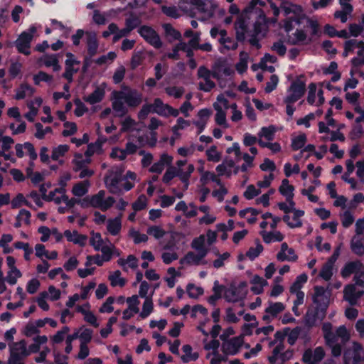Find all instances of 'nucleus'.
Segmentation results:
<instances>
[{
    "instance_id": "obj_1",
    "label": "nucleus",
    "mask_w": 364,
    "mask_h": 364,
    "mask_svg": "<svg viewBox=\"0 0 364 364\" xmlns=\"http://www.w3.org/2000/svg\"><path fill=\"white\" fill-rule=\"evenodd\" d=\"M112 108L116 117H122L128 113V107L134 109L143 102V95L136 89L122 85L121 90L111 93Z\"/></svg>"
},
{
    "instance_id": "obj_2",
    "label": "nucleus",
    "mask_w": 364,
    "mask_h": 364,
    "mask_svg": "<svg viewBox=\"0 0 364 364\" xmlns=\"http://www.w3.org/2000/svg\"><path fill=\"white\" fill-rule=\"evenodd\" d=\"M322 331L326 344L331 348V355L333 357L340 356L342 353V347L341 344L337 343L338 339L341 338L343 343H346L350 339V334L346 326H339L334 333L332 324L325 322L322 325Z\"/></svg>"
},
{
    "instance_id": "obj_3",
    "label": "nucleus",
    "mask_w": 364,
    "mask_h": 364,
    "mask_svg": "<svg viewBox=\"0 0 364 364\" xmlns=\"http://www.w3.org/2000/svg\"><path fill=\"white\" fill-rule=\"evenodd\" d=\"M124 171V168L121 166H113L108 170L106 176H105V183L109 193L117 195L122 193V191L119 186V183L123 180Z\"/></svg>"
},
{
    "instance_id": "obj_4",
    "label": "nucleus",
    "mask_w": 364,
    "mask_h": 364,
    "mask_svg": "<svg viewBox=\"0 0 364 364\" xmlns=\"http://www.w3.org/2000/svg\"><path fill=\"white\" fill-rule=\"evenodd\" d=\"M197 76L199 79H201L198 83V89L204 92H210L213 88L215 87V82L211 80V77L219 79L220 78V70H208L205 66H200L198 69Z\"/></svg>"
},
{
    "instance_id": "obj_5",
    "label": "nucleus",
    "mask_w": 364,
    "mask_h": 364,
    "mask_svg": "<svg viewBox=\"0 0 364 364\" xmlns=\"http://www.w3.org/2000/svg\"><path fill=\"white\" fill-rule=\"evenodd\" d=\"M198 13L200 15L198 19L205 21L212 18L218 9V6L213 0H191Z\"/></svg>"
},
{
    "instance_id": "obj_6",
    "label": "nucleus",
    "mask_w": 364,
    "mask_h": 364,
    "mask_svg": "<svg viewBox=\"0 0 364 364\" xmlns=\"http://www.w3.org/2000/svg\"><path fill=\"white\" fill-rule=\"evenodd\" d=\"M193 171L194 166L193 164L188 166V171L186 172H183V168L176 169L175 167L171 166L165 172L163 176V182L168 183L171 180L177 176L184 183V188L187 189L188 187V179Z\"/></svg>"
},
{
    "instance_id": "obj_7",
    "label": "nucleus",
    "mask_w": 364,
    "mask_h": 364,
    "mask_svg": "<svg viewBox=\"0 0 364 364\" xmlns=\"http://www.w3.org/2000/svg\"><path fill=\"white\" fill-rule=\"evenodd\" d=\"M331 291L323 287H316L313 296L314 303L316 307L319 309V314L325 316L326 311L329 305Z\"/></svg>"
},
{
    "instance_id": "obj_8",
    "label": "nucleus",
    "mask_w": 364,
    "mask_h": 364,
    "mask_svg": "<svg viewBox=\"0 0 364 364\" xmlns=\"http://www.w3.org/2000/svg\"><path fill=\"white\" fill-rule=\"evenodd\" d=\"M344 364H358L364 360V349L362 346L353 342L351 348L347 349L343 355Z\"/></svg>"
},
{
    "instance_id": "obj_9",
    "label": "nucleus",
    "mask_w": 364,
    "mask_h": 364,
    "mask_svg": "<svg viewBox=\"0 0 364 364\" xmlns=\"http://www.w3.org/2000/svg\"><path fill=\"white\" fill-rule=\"evenodd\" d=\"M115 201V199L112 196L105 198V191L103 190L90 197V206L99 208L102 211L109 209Z\"/></svg>"
},
{
    "instance_id": "obj_10",
    "label": "nucleus",
    "mask_w": 364,
    "mask_h": 364,
    "mask_svg": "<svg viewBox=\"0 0 364 364\" xmlns=\"http://www.w3.org/2000/svg\"><path fill=\"white\" fill-rule=\"evenodd\" d=\"M139 34L151 46L155 48H160L162 47V41L159 35L151 26L144 25L139 28Z\"/></svg>"
},
{
    "instance_id": "obj_11",
    "label": "nucleus",
    "mask_w": 364,
    "mask_h": 364,
    "mask_svg": "<svg viewBox=\"0 0 364 364\" xmlns=\"http://www.w3.org/2000/svg\"><path fill=\"white\" fill-rule=\"evenodd\" d=\"M220 338L224 341L222 343L221 350L225 355H235L237 353L244 343L242 336L225 340L226 336L225 334H222Z\"/></svg>"
},
{
    "instance_id": "obj_12",
    "label": "nucleus",
    "mask_w": 364,
    "mask_h": 364,
    "mask_svg": "<svg viewBox=\"0 0 364 364\" xmlns=\"http://www.w3.org/2000/svg\"><path fill=\"white\" fill-rule=\"evenodd\" d=\"M306 85L304 82L296 80L291 82L288 89V95L284 98L285 103H294L299 100L304 94Z\"/></svg>"
},
{
    "instance_id": "obj_13",
    "label": "nucleus",
    "mask_w": 364,
    "mask_h": 364,
    "mask_svg": "<svg viewBox=\"0 0 364 364\" xmlns=\"http://www.w3.org/2000/svg\"><path fill=\"white\" fill-rule=\"evenodd\" d=\"M36 32L35 28H31L29 32H23L18 39L16 41L15 44L18 52L28 55L30 52L31 42L33 39V35Z\"/></svg>"
},
{
    "instance_id": "obj_14",
    "label": "nucleus",
    "mask_w": 364,
    "mask_h": 364,
    "mask_svg": "<svg viewBox=\"0 0 364 364\" xmlns=\"http://www.w3.org/2000/svg\"><path fill=\"white\" fill-rule=\"evenodd\" d=\"M356 286L358 285L355 283L347 284L343 291V299L351 306L356 305L364 294V291L358 289Z\"/></svg>"
},
{
    "instance_id": "obj_15",
    "label": "nucleus",
    "mask_w": 364,
    "mask_h": 364,
    "mask_svg": "<svg viewBox=\"0 0 364 364\" xmlns=\"http://www.w3.org/2000/svg\"><path fill=\"white\" fill-rule=\"evenodd\" d=\"M284 309L285 305L283 303L269 301L268 306L264 310V314L262 316V320L267 323H270Z\"/></svg>"
},
{
    "instance_id": "obj_16",
    "label": "nucleus",
    "mask_w": 364,
    "mask_h": 364,
    "mask_svg": "<svg viewBox=\"0 0 364 364\" xmlns=\"http://www.w3.org/2000/svg\"><path fill=\"white\" fill-rule=\"evenodd\" d=\"M10 355L9 358L22 360L28 356L27 343L25 340L12 343L9 345Z\"/></svg>"
},
{
    "instance_id": "obj_17",
    "label": "nucleus",
    "mask_w": 364,
    "mask_h": 364,
    "mask_svg": "<svg viewBox=\"0 0 364 364\" xmlns=\"http://www.w3.org/2000/svg\"><path fill=\"white\" fill-rule=\"evenodd\" d=\"M206 255L207 254L203 253V252H201L199 251H190L184 256L183 258L181 259V263L190 266L206 264L207 262L205 260Z\"/></svg>"
},
{
    "instance_id": "obj_18",
    "label": "nucleus",
    "mask_w": 364,
    "mask_h": 364,
    "mask_svg": "<svg viewBox=\"0 0 364 364\" xmlns=\"http://www.w3.org/2000/svg\"><path fill=\"white\" fill-rule=\"evenodd\" d=\"M364 265L360 260L350 261L345 264L341 271L343 278H348L351 274L356 275L363 269Z\"/></svg>"
},
{
    "instance_id": "obj_19",
    "label": "nucleus",
    "mask_w": 364,
    "mask_h": 364,
    "mask_svg": "<svg viewBox=\"0 0 364 364\" xmlns=\"http://www.w3.org/2000/svg\"><path fill=\"white\" fill-rule=\"evenodd\" d=\"M298 257L295 254L294 249L289 247L286 242L281 245V250L277 254V259L279 262H295Z\"/></svg>"
},
{
    "instance_id": "obj_20",
    "label": "nucleus",
    "mask_w": 364,
    "mask_h": 364,
    "mask_svg": "<svg viewBox=\"0 0 364 364\" xmlns=\"http://www.w3.org/2000/svg\"><path fill=\"white\" fill-rule=\"evenodd\" d=\"M289 329H285L283 331H277L274 334V339L269 343L270 347L275 346L273 349V357L272 360L275 358V356L279 353V350H284V346L283 341L287 335Z\"/></svg>"
},
{
    "instance_id": "obj_21",
    "label": "nucleus",
    "mask_w": 364,
    "mask_h": 364,
    "mask_svg": "<svg viewBox=\"0 0 364 364\" xmlns=\"http://www.w3.org/2000/svg\"><path fill=\"white\" fill-rule=\"evenodd\" d=\"M325 350L323 348L319 346L316 348L314 351L309 348L306 349L302 356L303 361H309L312 360L316 363H319L325 356Z\"/></svg>"
},
{
    "instance_id": "obj_22",
    "label": "nucleus",
    "mask_w": 364,
    "mask_h": 364,
    "mask_svg": "<svg viewBox=\"0 0 364 364\" xmlns=\"http://www.w3.org/2000/svg\"><path fill=\"white\" fill-rule=\"evenodd\" d=\"M247 23L246 16L242 15L238 17L235 23V29L236 33V38L238 41H242L245 38V35L247 33Z\"/></svg>"
},
{
    "instance_id": "obj_23",
    "label": "nucleus",
    "mask_w": 364,
    "mask_h": 364,
    "mask_svg": "<svg viewBox=\"0 0 364 364\" xmlns=\"http://www.w3.org/2000/svg\"><path fill=\"white\" fill-rule=\"evenodd\" d=\"M245 296L244 292L240 291L236 285H230V287L225 289L224 292V298L228 302H237Z\"/></svg>"
},
{
    "instance_id": "obj_24",
    "label": "nucleus",
    "mask_w": 364,
    "mask_h": 364,
    "mask_svg": "<svg viewBox=\"0 0 364 364\" xmlns=\"http://www.w3.org/2000/svg\"><path fill=\"white\" fill-rule=\"evenodd\" d=\"M173 158L171 156H168L166 154H163L160 159L154 163L151 168H149V171L151 173H161L166 166H168L171 164Z\"/></svg>"
},
{
    "instance_id": "obj_25",
    "label": "nucleus",
    "mask_w": 364,
    "mask_h": 364,
    "mask_svg": "<svg viewBox=\"0 0 364 364\" xmlns=\"http://www.w3.org/2000/svg\"><path fill=\"white\" fill-rule=\"evenodd\" d=\"M38 63L40 65H45L48 68L52 67L53 71L55 72L60 70L61 68L59 65L58 55L55 54L43 55L39 59Z\"/></svg>"
},
{
    "instance_id": "obj_26",
    "label": "nucleus",
    "mask_w": 364,
    "mask_h": 364,
    "mask_svg": "<svg viewBox=\"0 0 364 364\" xmlns=\"http://www.w3.org/2000/svg\"><path fill=\"white\" fill-rule=\"evenodd\" d=\"M85 36L87 46V52L90 56L92 57L97 53L98 43L97 36L94 32H86Z\"/></svg>"
},
{
    "instance_id": "obj_27",
    "label": "nucleus",
    "mask_w": 364,
    "mask_h": 364,
    "mask_svg": "<svg viewBox=\"0 0 364 364\" xmlns=\"http://www.w3.org/2000/svg\"><path fill=\"white\" fill-rule=\"evenodd\" d=\"M64 235L68 241L73 242L75 244H78L81 247L85 245L87 239L86 235L79 234L75 230L73 232L70 230H65L64 232Z\"/></svg>"
},
{
    "instance_id": "obj_28",
    "label": "nucleus",
    "mask_w": 364,
    "mask_h": 364,
    "mask_svg": "<svg viewBox=\"0 0 364 364\" xmlns=\"http://www.w3.org/2000/svg\"><path fill=\"white\" fill-rule=\"evenodd\" d=\"M350 248L353 252L358 256L364 255V238L362 236L354 235L350 241Z\"/></svg>"
},
{
    "instance_id": "obj_29",
    "label": "nucleus",
    "mask_w": 364,
    "mask_h": 364,
    "mask_svg": "<svg viewBox=\"0 0 364 364\" xmlns=\"http://www.w3.org/2000/svg\"><path fill=\"white\" fill-rule=\"evenodd\" d=\"M233 167H235V161L232 159H225L216 167V171L220 176L226 175L228 177H230Z\"/></svg>"
},
{
    "instance_id": "obj_30",
    "label": "nucleus",
    "mask_w": 364,
    "mask_h": 364,
    "mask_svg": "<svg viewBox=\"0 0 364 364\" xmlns=\"http://www.w3.org/2000/svg\"><path fill=\"white\" fill-rule=\"evenodd\" d=\"M220 36L219 42L220 44L223 45L225 49L235 50L237 48V43L233 39L227 37V31L225 30H220Z\"/></svg>"
},
{
    "instance_id": "obj_31",
    "label": "nucleus",
    "mask_w": 364,
    "mask_h": 364,
    "mask_svg": "<svg viewBox=\"0 0 364 364\" xmlns=\"http://www.w3.org/2000/svg\"><path fill=\"white\" fill-rule=\"evenodd\" d=\"M121 228L122 223L120 217L107 220V230L112 235H117L119 233Z\"/></svg>"
},
{
    "instance_id": "obj_32",
    "label": "nucleus",
    "mask_w": 364,
    "mask_h": 364,
    "mask_svg": "<svg viewBox=\"0 0 364 364\" xmlns=\"http://www.w3.org/2000/svg\"><path fill=\"white\" fill-rule=\"evenodd\" d=\"M105 96V91L103 89L97 87L91 94L83 97L84 101L90 105L100 102L102 100Z\"/></svg>"
},
{
    "instance_id": "obj_33",
    "label": "nucleus",
    "mask_w": 364,
    "mask_h": 364,
    "mask_svg": "<svg viewBox=\"0 0 364 364\" xmlns=\"http://www.w3.org/2000/svg\"><path fill=\"white\" fill-rule=\"evenodd\" d=\"M251 284H252L251 287L252 291L255 294H259L263 291L264 287L267 285V282L262 277L255 275L251 280Z\"/></svg>"
},
{
    "instance_id": "obj_34",
    "label": "nucleus",
    "mask_w": 364,
    "mask_h": 364,
    "mask_svg": "<svg viewBox=\"0 0 364 364\" xmlns=\"http://www.w3.org/2000/svg\"><path fill=\"white\" fill-rule=\"evenodd\" d=\"M213 107L216 111L215 116V120L217 124L223 127L224 128H228V124L226 119V112L225 110L221 109V107L218 104H213Z\"/></svg>"
},
{
    "instance_id": "obj_35",
    "label": "nucleus",
    "mask_w": 364,
    "mask_h": 364,
    "mask_svg": "<svg viewBox=\"0 0 364 364\" xmlns=\"http://www.w3.org/2000/svg\"><path fill=\"white\" fill-rule=\"evenodd\" d=\"M163 28L165 31V36L169 42L180 40L181 38V33L176 30L171 24L165 23L163 25Z\"/></svg>"
},
{
    "instance_id": "obj_36",
    "label": "nucleus",
    "mask_w": 364,
    "mask_h": 364,
    "mask_svg": "<svg viewBox=\"0 0 364 364\" xmlns=\"http://www.w3.org/2000/svg\"><path fill=\"white\" fill-rule=\"evenodd\" d=\"M261 235L264 242L270 243L272 242H280L283 240L284 235L279 231L266 232L262 231Z\"/></svg>"
},
{
    "instance_id": "obj_37",
    "label": "nucleus",
    "mask_w": 364,
    "mask_h": 364,
    "mask_svg": "<svg viewBox=\"0 0 364 364\" xmlns=\"http://www.w3.org/2000/svg\"><path fill=\"white\" fill-rule=\"evenodd\" d=\"M34 91V89L30 85L23 84L16 90L15 98L16 100H21L27 97H31L33 95Z\"/></svg>"
},
{
    "instance_id": "obj_38",
    "label": "nucleus",
    "mask_w": 364,
    "mask_h": 364,
    "mask_svg": "<svg viewBox=\"0 0 364 364\" xmlns=\"http://www.w3.org/2000/svg\"><path fill=\"white\" fill-rule=\"evenodd\" d=\"M262 24L260 23H258L256 21L254 23V31L252 33H247L249 37V42L252 46H255L257 48H259L260 47L259 43V38H257V36L261 33Z\"/></svg>"
},
{
    "instance_id": "obj_39",
    "label": "nucleus",
    "mask_w": 364,
    "mask_h": 364,
    "mask_svg": "<svg viewBox=\"0 0 364 364\" xmlns=\"http://www.w3.org/2000/svg\"><path fill=\"white\" fill-rule=\"evenodd\" d=\"M282 9L286 15L294 14L298 17H301L304 15L302 7L299 5L287 3L282 6Z\"/></svg>"
},
{
    "instance_id": "obj_40",
    "label": "nucleus",
    "mask_w": 364,
    "mask_h": 364,
    "mask_svg": "<svg viewBox=\"0 0 364 364\" xmlns=\"http://www.w3.org/2000/svg\"><path fill=\"white\" fill-rule=\"evenodd\" d=\"M324 318L319 314V309L315 308V310H309L306 314V323L309 326H313L317 321H321Z\"/></svg>"
},
{
    "instance_id": "obj_41",
    "label": "nucleus",
    "mask_w": 364,
    "mask_h": 364,
    "mask_svg": "<svg viewBox=\"0 0 364 364\" xmlns=\"http://www.w3.org/2000/svg\"><path fill=\"white\" fill-rule=\"evenodd\" d=\"M73 163L74 165L73 171L77 172L86 167V166L90 163V159L88 157L84 158L80 154H77L75 155V159H73Z\"/></svg>"
},
{
    "instance_id": "obj_42",
    "label": "nucleus",
    "mask_w": 364,
    "mask_h": 364,
    "mask_svg": "<svg viewBox=\"0 0 364 364\" xmlns=\"http://www.w3.org/2000/svg\"><path fill=\"white\" fill-rule=\"evenodd\" d=\"M89 186L90 183L88 181L77 183L73 186L72 193L77 197L83 196L87 193Z\"/></svg>"
},
{
    "instance_id": "obj_43",
    "label": "nucleus",
    "mask_w": 364,
    "mask_h": 364,
    "mask_svg": "<svg viewBox=\"0 0 364 364\" xmlns=\"http://www.w3.org/2000/svg\"><path fill=\"white\" fill-rule=\"evenodd\" d=\"M284 350H279V353L275 356L274 360H272L273 354L269 357V361L271 364H275L278 361H281L282 363L289 360L293 356L292 350H287L283 352Z\"/></svg>"
},
{
    "instance_id": "obj_44",
    "label": "nucleus",
    "mask_w": 364,
    "mask_h": 364,
    "mask_svg": "<svg viewBox=\"0 0 364 364\" xmlns=\"http://www.w3.org/2000/svg\"><path fill=\"white\" fill-rule=\"evenodd\" d=\"M205 237L204 235H200L193 240L191 246L195 250V251L203 252L205 254H208V249L205 246Z\"/></svg>"
},
{
    "instance_id": "obj_45",
    "label": "nucleus",
    "mask_w": 364,
    "mask_h": 364,
    "mask_svg": "<svg viewBox=\"0 0 364 364\" xmlns=\"http://www.w3.org/2000/svg\"><path fill=\"white\" fill-rule=\"evenodd\" d=\"M185 355L181 356V360L184 363H188L190 360H196L198 358V353H192V348L190 345H184L182 348Z\"/></svg>"
},
{
    "instance_id": "obj_46",
    "label": "nucleus",
    "mask_w": 364,
    "mask_h": 364,
    "mask_svg": "<svg viewBox=\"0 0 364 364\" xmlns=\"http://www.w3.org/2000/svg\"><path fill=\"white\" fill-rule=\"evenodd\" d=\"M69 150V146L66 144L59 145L54 147L52 150L51 159L53 161H58Z\"/></svg>"
},
{
    "instance_id": "obj_47",
    "label": "nucleus",
    "mask_w": 364,
    "mask_h": 364,
    "mask_svg": "<svg viewBox=\"0 0 364 364\" xmlns=\"http://www.w3.org/2000/svg\"><path fill=\"white\" fill-rule=\"evenodd\" d=\"M90 244L94 247L95 250L99 251L100 248L105 245V242L100 233L92 232L90 239Z\"/></svg>"
},
{
    "instance_id": "obj_48",
    "label": "nucleus",
    "mask_w": 364,
    "mask_h": 364,
    "mask_svg": "<svg viewBox=\"0 0 364 364\" xmlns=\"http://www.w3.org/2000/svg\"><path fill=\"white\" fill-rule=\"evenodd\" d=\"M306 38V33L301 30H296L292 36H289L288 42L291 45H296L304 42Z\"/></svg>"
},
{
    "instance_id": "obj_49",
    "label": "nucleus",
    "mask_w": 364,
    "mask_h": 364,
    "mask_svg": "<svg viewBox=\"0 0 364 364\" xmlns=\"http://www.w3.org/2000/svg\"><path fill=\"white\" fill-rule=\"evenodd\" d=\"M61 189H65L63 187H60L59 188H55L54 191H50L48 195V197L45 198L46 200L48 201H54L56 204H60L63 202V193H61Z\"/></svg>"
},
{
    "instance_id": "obj_50",
    "label": "nucleus",
    "mask_w": 364,
    "mask_h": 364,
    "mask_svg": "<svg viewBox=\"0 0 364 364\" xmlns=\"http://www.w3.org/2000/svg\"><path fill=\"white\" fill-rule=\"evenodd\" d=\"M165 92L168 96L178 99L184 94L185 89L183 87L168 86L165 88Z\"/></svg>"
},
{
    "instance_id": "obj_51",
    "label": "nucleus",
    "mask_w": 364,
    "mask_h": 364,
    "mask_svg": "<svg viewBox=\"0 0 364 364\" xmlns=\"http://www.w3.org/2000/svg\"><path fill=\"white\" fill-rule=\"evenodd\" d=\"M121 272L117 270L109 276V280L112 287H123L125 284V279L120 277Z\"/></svg>"
},
{
    "instance_id": "obj_52",
    "label": "nucleus",
    "mask_w": 364,
    "mask_h": 364,
    "mask_svg": "<svg viewBox=\"0 0 364 364\" xmlns=\"http://www.w3.org/2000/svg\"><path fill=\"white\" fill-rule=\"evenodd\" d=\"M141 23V21L139 17L135 15L131 14L129 17L125 20V28L130 32L134 28H137Z\"/></svg>"
},
{
    "instance_id": "obj_53",
    "label": "nucleus",
    "mask_w": 364,
    "mask_h": 364,
    "mask_svg": "<svg viewBox=\"0 0 364 364\" xmlns=\"http://www.w3.org/2000/svg\"><path fill=\"white\" fill-rule=\"evenodd\" d=\"M275 133V128L273 126H269L268 127H262L261 131L258 134L259 137L261 139L264 137L268 141H272L274 139Z\"/></svg>"
},
{
    "instance_id": "obj_54",
    "label": "nucleus",
    "mask_w": 364,
    "mask_h": 364,
    "mask_svg": "<svg viewBox=\"0 0 364 364\" xmlns=\"http://www.w3.org/2000/svg\"><path fill=\"white\" fill-rule=\"evenodd\" d=\"M35 127L36 132L34 135L38 139H43L46 134L52 133L51 127H46V128H43V126L40 122L36 123Z\"/></svg>"
},
{
    "instance_id": "obj_55",
    "label": "nucleus",
    "mask_w": 364,
    "mask_h": 364,
    "mask_svg": "<svg viewBox=\"0 0 364 364\" xmlns=\"http://www.w3.org/2000/svg\"><path fill=\"white\" fill-rule=\"evenodd\" d=\"M333 264L326 262L319 273V276L324 280L328 281L333 275Z\"/></svg>"
},
{
    "instance_id": "obj_56",
    "label": "nucleus",
    "mask_w": 364,
    "mask_h": 364,
    "mask_svg": "<svg viewBox=\"0 0 364 364\" xmlns=\"http://www.w3.org/2000/svg\"><path fill=\"white\" fill-rule=\"evenodd\" d=\"M153 301L151 298H146L143 306L140 316L143 318L147 317L153 311Z\"/></svg>"
},
{
    "instance_id": "obj_57",
    "label": "nucleus",
    "mask_w": 364,
    "mask_h": 364,
    "mask_svg": "<svg viewBox=\"0 0 364 364\" xmlns=\"http://www.w3.org/2000/svg\"><path fill=\"white\" fill-rule=\"evenodd\" d=\"M92 337V331L88 328H80L79 330V339L80 343L87 344Z\"/></svg>"
},
{
    "instance_id": "obj_58",
    "label": "nucleus",
    "mask_w": 364,
    "mask_h": 364,
    "mask_svg": "<svg viewBox=\"0 0 364 364\" xmlns=\"http://www.w3.org/2000/svg\"><path fill=\"white\" fill-rule=\"evenodd\" d=\"M122 132H126L132 131L134 129V126L136 124V122L134 119H133L131 117L127 116L124 118V119L122 122Z\"/></svg>"
},
{
    "instance_id": "obj_59",
    "label": "nucleus",
    "mask_w": 364,
    "mask_h": 364,
    "mask_svg": "<svg viewBox=\"0 0 364 364\" xmlns=\"http://www.w3.org/2000/svg\"><path fill=\"white\" fill-rule=\"evenodd\" d=\"M186 290L188 296L193 299H197L203 294V288L196 287L193 284H188Z\"/></svg>"
},
{
    "instance_id": "obj_60",
    "label": "nucleus",
    "mask_w": 364,
    "mask_h": 364,
    "mask_svg": "<svg viewBox=\"0 0 364 364\" xmlns=\"http://www.w3.org/2000/svg\"><path fill=\"white\" fill-rule=\"evenodd\" d=\"M208 181H212L216 183L218 185H220V183H222L220 179H219L214 173L205 171L200 177V182L203 185H205Z\"/></svg>"
},
{
    "instance_id": "obj_61",
    "label": "nucleus",
    "mask_w": 364,
    "mask_h": 364,
    "mask_svg": "<svg viewBox=\"0 0 364 364\" xmlns=\"http://www.w3.org/2000/svg\"><path fill=\"white\" fill-rule=\"evenodd\" d=\"M21 277V273L17 268L9 269L6 280L9 284L14 285Z\"/></svg>"
},
{
    "instance_id": "obj_62",
    "label": "nucleus",
    "mask_w": 364,
    "mask_h": 364,
    "mask_svg": "<svg viewBox=\"0 0 364 364\" xmlns=\"http://www.w3.org/2000/svg\"><path fill=\"white\" fill-rule=\"evenodd\" d=\"M294 213L292 221L291 223H289V227L291 228H299L302 225V222L301 220V217H302L304 214L303 210H295L292 212Z\"/></svg>"
},
{
    "instance_id": "obj_63",
    "label": "nucleus",
    "mask_w": 364,
    "mask_h": 364,
    "mask_svg": "<svg viewBox=\"0 0 364 364\" xmlns=\"http://www.w3.org/2000/svg\"><path fill=\"white\" fill-rule=\"evenodd\" d=\"M340 217L342 225L344 228H348L354 222V217L353 214L348 210H346L343 213L341 214Z\"/></svg>"
},
{
    "instance_id": "obj_64",
    "label": "nucleus",
    "mask_w": 364,
    "mask_h": 364,
    "mask_svg": "<svg viewBox=\"0 0 364 364\" xmlns=\"http://www.w3.org/2000/svg\"><path fill=\"white\" fill-rule=\"evenodd\" d=\"M144 60L143 53L141 51L133 53L130 61V66L132 70L136 69L140 65Z\"/></svg>"
}]
</instances>
